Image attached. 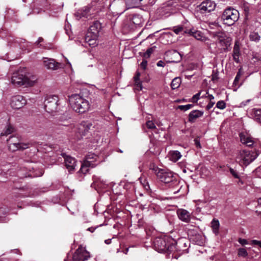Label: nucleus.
I'll list each match as a JSON object with an SVG mask.
<instances>
[{
	"mask_svg": "<svg viewBox=\"0 0 261 261\" xmlns=\"http://www.w3.org/2000/svg\"><path fill=\"white\" fill-rule=\"evenodd\" d=\"M156 175L162 182L169 184L168 186L173 189L174 194L180 192L182 186L180 185V182L174 176L172 172L161 170L159 171Z\"/></svg>",
	"mask_w": 261,
	"mask_h": 261,
	"instance_id": "1",
	"label": "nucleus"
},
{
	"mask_svg": "<svg viewBox=\"0 0 261 261\" xmlns=\"http://www.w3.org/2000/svg\"><path fill=\"white\" fill-rule=\"evenodd\" d=\"M175 241L167 237H156L153 242L154 249L159 252H169L174 251Z\"/></svg>",
	"mask_w": 261,
	"mask_h": 261,
	"instance_id": "2",
	"label": "nucleus"
},
{
	"mask_svg": "<svg viewBox=\"0 0 261 261\" xmlns=\"http://www.w3.org/2000/svg\"><path fill=\"white\" fill-rule=\"evenodd\" d=\"M69 100L71 108L77 113H85L90 109L88 100L80 94H73L69 96Z\"/></svg>",
	"mask_w": 261,
	"mask_h": 261,
	"instance_id": "3",
	"label": "nucleus"
},
{
	"mask_svg": "<svg viewBox=\"0 0 261 261\" xmlns=\"http://www.w3.org/2000/svg\"><path fill=\"white\" fill-rule=\"evenodd\" d=\"M211 36L215 40L217 46L220 47L221 51H227L228 47L230 45L232 39L222 32H210Z\"/></svg>",
	"mask_w": 261,
	"mask_h": 261,
	"instance_id": "4",
	"label": "nucleus"
},
{
	"mask_svg": "<svg viewBox=\"0 0 261 261\" xmlns=\"http://www.w3.org/2000/svg\"><path fill=\"white\" fill-rule=\"evenodd\" d=\"M35 76L28 77L18 72L14 73L11 77V83L15 86H24L25 87L34 86L37 81Z\"/></svg>",
	"mask_w": 261,
	"mask_h": 261,
	"instance_id": "5",
	"label": "nucleus"
},
{
	"mask_svg": "<svg viewBox=\"0 0 261 261\" xmlns=\"http://www.w3.org/2000/svg\"><path fill=\"white\" fill-rule=\"evenodd\" d=\"M257 156L258 153L256 152L242 150L239 152L237 157V160L241 166H247L252 162Z\"/></svg>",
	"mask_w": 261,
	"mask_h": 261,
	"instance_id": "6",
	"label": "nucleus"
},
{
	"mask_svg": "<svg viewBox=\"0 0 261 261\" xmlns=\"http://www.w3.org/2000/svg\"><path fill=\"white\" fill-rule=\"evenodd\" d=\"M9 148L12 151H15L17 150H24L28 148L31 145L30 143H24L20 142L18 137L11 136L8 140Z\"/></svg>",
	"mask_w": 261,
	"mask_h": 261,
	"instance_id": "7",
	"label": "nucleus"
},
{
	"mask_svg": "<svg viewBox=\"0 0 261 261\" xmlns=\"http://www.w3.org/2000/svg\"><path fill=\"white\" fill-rule=\"evenodd\" d=\"M58 97L56 95L47 96L44 102L45 110L50 114L56 112L58 109Z\"/></svg>",
	"mask_w": 261,
	"mask_h": 261,
	"instance_id": "8",
	"label": "nucleus"
},
{
	"mask_svg": "<svg viewBox=\"0 0 261 261\" xmlns=\"http://www.w3.org/2000/svg\"><path fill=\"white\" fill-rule=\"evenodd\" d=\"M89 257V253L81 246L76 250L72 255V259L70 261H85ZM64 261L68 260L67 259H65Z\"/></svg>",
	"mask_w": 261,
	"mask_h": 261,
	"instance_id": "9",
	"label": "nucleus"
},
{
	"mask_svg": "<svg viewBox=\"0 0 261 261\" xmlns=\"http://www.w3.org/2000/svg\"><path fill=\"white\" fill-rule=\"evenodd\" d=\"M27 103V100L21 95H16L12 97L11 106L15 109H19Z\"/></svg>",
	"mask_w": 261,
	"mask_h": 261,
	"instance_id": "10",
	"label": "nucleus"
},
{
	"mask_svg": "<svg viewBox=\"0 0 261 261\" xmlns=\"http://www.w3.org/2000/svg\"><path fill=\"white\" fill-rule=\"evenodd\" d=\"M43 66L48 69L57 70L60 67L61 64L56 62L54 59L43 58Z\"/></svg>",
	"mask_w": 261,
	"mask_h": 261,
	"instance_id": "11",
	"label": "nucleus"
},
{
	"mask_svg": "<svg viewBox=\"0 0 261 261\" xmlns=\"http://www.w3.org/2000/svg\"><path fill=\"white\" fill-rule=\"evenodd\" d=\"M65 165L69 171H73L76 166V160L74 158L63 154Z\"/></svg>",
	"mask_w": 261,
	"mask_h": 261,
	"instance_id": "12",
	"label": "nucleus"
},
{
	"mask_svg": "<svg viewBox=\"0 0 261 261\" xmlns=\"http://www.w3.org/2000/svg\"><path fill=\"white\" fill-rule=\"evenodd\" d=\"M216 6V5L214 2L211 0H206L200 5V10L202 12H210L215 10Z\"/></svg>",
	"mask_w": 261,
	"mask_h": 261,
	"instance_id": "13",
	"label": "nucleus"
},
{
	"mask_svg": "<svg viewBox=\"0 0 261 261\" xmlns=\"http://www.w3.org/2000/svg\"><path fill=\"white\" fill-rule=\"evenodd\" d=\"M100 29L101 24L98 21H95L89 28L87 35H93L94 38L98 37Z\"/></svg>",
	"mask_w": 261,
	"mask_h": 261,
	"instance_id": "14",
	"label": "nucleus"
},
{
	"mask_svg": "<svg viewBox=\"0 0 261 261\" xmlns=\"http://www.w3.org/2000/svg\"><path fill=\"white\" fill-rule=\"evenodd\" d=\"M178 218L182 221L188 223L191 219V214L186 210L180 208L177 211Z\"/></svg>",
	"mask_w": 261,
	"mask_h": 261,
	"instance_id": "15",
	"label": "nucleus"
},
{
	"mask_svg": "<svg viewBox=\"0 0 261 261\" xmlns=\"http://www.w3.org/2000/svg\"><path fill=\"white\" fill-rule=\"evenodd\" d=\"M97 38L98 37L94 38L93 35H86L85 38V45L82 44V45L87 47V45H88L89 46L94 47L98 44Z\"/></svg>",
	"mask_w": 261,
	"mask_h": 261,
	"instance_id": "16",
	"label": "nucleus"
},
{
	"mask_svg": "<svg viewBox=\"0 0 261 261\" xmlns=\"http://www.w3.org/2000/svg\"><path fill=\"white\" fill-rule=\"evenodd\" d=\"M241 142L248 147L252 146L254 144V140L252 137L248 135H245L243 133L240 134Z\"/></svg>",
	"mask_w": 261,
	"mask_h": 261,
	"instance_id": "17",
	"label": "nucleus"
},
{
	"mask_svg": "<svg viewBox=\"0 0 261 261\" xmlns=\"http://www.w3.org/2000/svg\"><path fill=\"white\" fill-rule=\"evenodd\" d=\"M162 12H164L163 15H166V16H170L172 15H179V12L176 11L174 7H171L169 5L166 6L165 7L162 8Z\"/></svg>",
	"mask_w": 261,
	"mask_h": 261,
	"instance_id": "18",
	"label": "nucleus"
},
{
	"mask_svg": "<svg viewBox=\"0 0 261 261\" xmlns=\"http://www.w3.org/2000/svg\"><path fill=\"white\" fill-rule=\"evenodd\" d=\"M203 112L199 110H193L189 114L188 120L190 122H194L196 119L201 117Z\"/></svg>",
	"mask_w": 261,
	"mask_h": 261,
	"instance_id": "19",
	"label": "nucleus"
},
{
	"mask_svg": "<svg viewBox=\"0 0 261 261\" xmlns=\"http://www.w3.org/2000/svg\"><path fill=\"white\" fill-rule=\"evenodd\" d=\"M240 48L238 42H236L233 49L232 57L233 60L237 63L240 62Z\"/></svg>",
	"mask_w": 261,
	"mask_h": 261,
	"instance_id": "20",
	"label": "nucleus"
},
{
	"mask_svg": "<svg viewBox=\"0 0 261 261\" xmlns=\"http://www.w3.org/2000/svg\"><path fill=\"white\" fill-rule=\"evenodd\" d=\"M185 240L183 239H179L177 241H175L174 246L175 247L174 248V251H181L186 250V248L187 247Z\"/></svg>",
	"mask_w": 261,
	"mask_h": 261,
	"instance_id": "21",
	"label": "nucleus"
},
{
	"mask_svg": "<svg viewBox=\"0 0 261 261\" xmlns=\"http://www.w3.org/2000/svg\"><path fill=\"white\" fill-rule=\"evenodd\" d=\"M239 11L234 8L229 7L225 9L223 13V16H239Z\"/></svg>",
	"mask_w": 261,
	"mask_h": 261,
	"instance_id": "22",
	"label": "nucleus"
},
{
	"mask_svg": "<svg viewBox=\"0 0 261 261\" xmlns=\"http://www.w3.org/2000/svg\"><path fill=\"white\" fill-rule=\"evenodd\" d=\"M97 156L94 153H90L86 156V159L84 161H89L92 165V168H94L96 166V164L94 163V161L96 160Z\"/></svg>",
	"mask_w": 261,
	"mask_h": 261,
	"instance_id": "23",
	"label": "nucleus"
},
{
	"mask_svg": "<svg viewBox=\"0 0 261 261\" xmlns=\"http://www.w3.org/2000/svg\"><path fill=\"white\" fill-rule=\"evenodd\" d=\"M89 167L92 168L90 163L89 161H84L81 165L80 172L83 174H86L89 171Z\"/></svg>",
	"mask_w": 261,
	"mask_h": 261,
	"instance_id": "24",
	"label": "nucleus"
},
{
	"mask_svg": "<svg viewBox=\"0 0 261 261\" xmlns=\"http://www.w3.org/2000/svg\"><path fill=\"white\" fill-rule=\"evenodd\" d=\"M140 73L139 72H137L135 76L134 77L136 89H137L138 90H141L143 88L141 82L140 80Z\"/></svg>",
	"mask_w": 261,
	"mask_h": 261,
	"instance_id": "25",
	"label": "nucleus"
},
{
	"mask_svg": "<svg viewBox=\"0 0 261 261\" xmlns=\"http://www.w3.org/2000/svg\"><path fill=\"white\" fill-rule=\"evenodd\" d=\"M220 223L218 220L214 219L211 222V227L213 229V232L217 234L219 232Z\"/></svg>",
	"mask_w": 261,
	"mask_h": 261,
	"instance_id": "26",
	"label": "nucleus"
},
{
	"mask_svg": "<svg viewBox=\"0 0 261 261\" xmlns=\"http://www.w3.org/2000/svg\"><path fill=\"white\" fill-rule=\"evenodd\" d=\"M239 17H224L223 21L224 24L230 26L234 24L235 21H238Z\"/></svg>",
	"mask_w": 261,
	"mask_h": 261,
	"instance_id": "27",
	"label": "nucleus"
},
{
	"mask_svg": "<svg viewBox=\"0 0 261 261\" xmlns=\"http://www.w3.org/2000/svg\"><path fill=\"white\" fill-rule=\"evenodd\" d=\"M249 39L251 41L258 42L260 40V36L258 33L254 31L251 32L249 35Z\"/></svg>",
	"mask_w": 261,
	"mask_h": 261,
	"instance_id": "28",
	"label": "nucleus"
},
{
	"mask_svg": "<svg viewBox=\"0 0 261 261\" xmlns=\"http://www.w3.org/2000/svg\"><path fill=\"white\" fill-rule=\"evenodd\" d=\"M181 156V155L180 152L177 150L173 151L170 153V159L171 161L175 162L177 161Z\"/></svg>",
	"mask_w": 261,
	"mask_h": 261,
	"instance_id": "29",
	"label": "nucleus"
},
{
	"mask_svg": "<svg viewBox=\"0 0 261 261\" xmlns=\"http://www.w3.org/2000/svg\"><path fill=\"white\" fill-rule=\"evenodd\" d=\"M142 0H125L127 6L130 8L137 7Z\"/></svg>",
	"mask_w": 261,
	"mask_h": 261,
	"instance_id": "30",
	"label": "nucleus"
},
{
	"mask_svg": "<svg viewBox=\"0 0 261 261\" xmlns=\"http://www.w3.org/2000/svg\"><path fill=\"white\" fill-rule=\"evenodd\" d=\"M181 84V79L180 77H175L171 83V87L172 89L178 88Z\"/></svg>",
	"mask_w": 261,
	"mask_h": 261,
	"instance_id": "31",
	"label": "nucleus"
},
{
	"mask_svg": "<svg viewBox=\"0 0 261 261\" xmlns=\"http://www.w3.org/2000/svg\"><path fill=\"white\" fill-rule=\"evenodd\" d=\"M253 117L255 121L261 123V109L254 110Z\"/></svg>",
	"mask_w": 261,
	"mask_h": 261,
	"instance_id": "32",
	"label": "nucleus"
},
{
	"mask_svg": "<svg viewBox=\"0 0 261 261\" xmlns=\"http://www.w3.org/2000/svg\"><path fill=\"white\" fill-rule=\"evenodd\" d=\"M92 124L91 122L88 121H83L81 123L80 129H84V132H88V130L92 126Z\"/></svg>",
	"mask_w": 261,
	"mask_h": 261,
	"instance_id": "33",
	"label": "nucleus"
},
{
	"mask_svg": "<svg viewBox=\"0 0 261 261\" xmlns=\"http://www.w3.org/2000/svg\"><path fill=\"white\" fill-rule=\"evenodd\" d=\"M90 10V8L87 6L83 7L82 9H81V10L79 11L78 12V15L77 16H79V15H80V16H85L88 14Z\"/></svg>",
	"mask_w": 261,
	"mask_h": 261,
	"instance_id": "34",
	"label": "nucleus"
},
{
	"mask_svg": "<svg viewBox=\"0 0 261 261\" xmlns=\"http://www.w3.org/2000/svg\"><path fill=\"white\" fill-rule=\"evenodd\" d=\"M14 131V128L10 125H8L7 126L5 129H4L3 132L1 133L2 136H7L10 134H11Z\"/></svg>",
	"mask_w": 261,
	"mask_h": 261,
	"instance_id": "35",
	"label": "nucleus"
},
{
	"mask_svg": "<svg viewBox=\"0 0 261 261\" xmlns=\"http://www.w3.org/2000/svg\"><path fill=\"white\" fill-rule=\"evenodd\" d=\"M238 254L240 256L245 257L248 256V253L245 248H239Z\"/></svg>",
	"mask_w": 261,
	"mask_h": 261,
	"instance_id": "36",
	"label": "nucleus"
},
{
	"mask_svg": "<svg viewBox=\"0 0 261 261\" xmlns=\"http://www.w3.org/2000/svg\"><path fill=\"white\" fill-rule=\"evenodd\" d=\"M172 55L176 58V61H172L173 62H179L181 59V55L177 52L176 50L173 51Z\"/></svg>",
	"mask_w": 261,
	"mask_h": 261,
	"instance_id": "37",
	"label": "nucleus"
},
{
	"mask_svg": "<svg viewBox=\"0 0 261 261\" xmlns=\"http://www.w3.org/2000/svg\"><path fill=\"white\" fill-rule=\"evenodd\" d=\"M193 105L191 104H188L187 105H180L178 107V108L184 111H187L193 107Z\"/></svg>",
	"mask_w": 261,
	"mask_h": 261,
	"instance_id": "38",
	"label": "nucleus"
},
{
	"mask_svg": "<svg viewBox=\"0 0 261 261\" xmlns=\"http://www.w3.org/2000/svg\"><path fill=\"white\" fill-rule=\"evenodd\" d=\"M216 107L219 109L223 110L226 107V103L223 100H220L217 102Z\"/></svg>",
	"mask_w": 261,
	"mask_h": 261,
	"instance_id": "39",
	"label": "nucleus"
},
{
	"mask_svg": "<svg viewBox=\"0 0 261 261\" xmlns=\"http://www.w3.org/2000/svg\"><path fill=\"white\" fill-rule=\"evenodd\" d=\"M155 48V46H153V47H150V48H149L148 49H147L146 51L144 53V56L145 58H149L150 57V55L154 51Z\"/></svg>",
	"mask_w": 261,
	"mask_h": 261,
	"instance_id": "40",
	"label": "nucleus"
},
{
	"mask_svg": "<svg viewBox=\"0 0 261 261\" xmlns=\"http://www.w3.org/2000/svg\"><path fill=\"white\" fill-rule=\"evenodd\" d=\"M183 27L182 25H177L176 27H174L172 31L176 34H178L183 30Z\"/></svg>",
	"mask_w": 261,
	"mask_h": 261,
	"instance_id": "41",
	"label": "nucleus"
},
{
	"mask_svg": "<svg viewBox=\"0 0 261 261\" xmlns=\"http://www.w3.org/2000/svg\"><path fill=\"white\" fill-rule=\"evenodd\" d=\"M17 175L18 176H19L20 178H24V177H33V176L28 173H22V171H19L17 172Z\"/></svg>",
	"mask_w": 261,
	"mask_h": 261,
	"instance_id": "42",
	"label": "nucleus"
},
{
	"mask_svg": "<svg viewBox=\"0 0 261 261\" xmlns=\"http://www.w3.org/2000/svg\"><path fill=\"white\" fill-rule=\"evenodd\" d=\"M229 171L231 175L236 178H240L238 172L232 168H229Z\"/></svg>",
	"mask_w": 261,
	"mask_h": 261,
	"instance_id": "43",
	"label": "nucleus"
},
{
	"mask_svg": "<svg viewBox=\"0 0 261 261\" xmlns=\"http://www.w3.org/2000/svg\"><path fill=\"white\" fill-rule=\"evenodd\" d=\"M146 126L149 129H155L156 126L152 121H148L146 122Z\"/></svg>",
	"mask_w": 261,
	"mask_h": 261,
	"instance_id": "44",
	"label": "nucleus"
},
{
	"mask_svg": "<svg viewBox=\"0 0 261 261\" xmlns=\"http://www.w3.org/2000/svg\"><path fill=\"white\" fill-rule=\"evenodd\" d=\"M241 69H240L238 71V72L237 73V75L235 77V79H234V80L233 81V85H237V83H238L239 80H240V78L241 77Z\"/></svg>",
	"mask_w": 261,
	"mask_h": 261,
	"instance_id": "45",
	"label": "nucleus"
},
{
	"mask_svg": "<svg viewBox=\"0 0 261 261\" xmlns=\"http://www.w3.org/2000/svg\"><path fill=\"white\" fill-rule=\"evenodd\" d=\"M243 9L245 13V16H248L249 15V7L247 5H244L243 6Z\"/></svg>",
	"mask_w": 261,
	"mask_h": 261,
	"instance_id": "46",
	"label": "nucleus"
},
{
	"mask_svg": "<svg viewBox=\"0 0 261 261\" xmlns=\"http://www.w3.org/2000/svg\"><path fill=\"white\" fill-rule=\"evenodd\" d=\"M200 95V92L194 95L192 98V102H197L198 101V100L199 99Z\"/></svg>",
	"mask_w": 261,
	"mask_h": 261,
	"instance_id": "47",
	"label": "nucleus"
},
{
	"mask_svg": "<svg viewBox=\"0 0 261 261\" xmlns=\"http://www.w3.org/2000/svg\"><path fill=\"white\" fill-rule=\"evenodd\" d=\"M43 41V39L42 37H39L38 39L35 42L34 44L39 47H42V45L40 43Z\"/></svg>",
	"mask_w": 261,
	"mask_h": 261,
	"instance_id": "48",
	"label": "nucleus"
},
{
	"mask_svg": "<svg viewBox=\"0 0 261 261\" xmlns=\"http://www.w3.org/2000/svg\"><path fill=\"white\" fill-rule=\"evenodd\" d=\"M251 244L254 245H257L259 247L261 248V241H260L253 240L251 241Z\"/></svg>",
	"mask_w": 261,
	"mask_h": 261,
	"instance_id": "49",
	"label": "nucleus"
},
{
	"mask_svg": "<svg viewBox=\"0 0 261 261\" xmlns=\"http://www.w3.org/2000/svg\"><path fill=\"white\" fill-rule=\"evenodd\" d=\"M194 37L197 40H201L202 36L199 32H195Z\"/></svg>",
	"mask_w": 261,
	"mask_h": 261,
	"instance_id": "50",
	"label": "nucleus"
},
{
	"mask_svg": "<svg viewBox=\"0 0 261 261\" xmlns=\"http://www.w3.org/2000/svg\"><path fill=\"white\" fill-rule=\"evenodd\" d=\"M215 101H210L208 105L206 107V109L207 110H210L213 106L215 105Z\"/></svg>",
	"mask_w": 261,
	"mask_h": 261,
	"instance_id": "51",
	"label": "nucleus"
},
{
	"mask_svg": "<svg viewBox=\"0 0 261 261\" xmlns=\"http://www.w3.org/2000/svg\"><path fill=\"white\" fill-rule=\"evenodd\" d=\"M147 63V62L146 61L143 60L140 64L141 67L142 69H145L146 68Z\"/></svg>",
	"mask_w": 261,
	"mask_h": 261,
	"instance_id": "52",
	"label": "nucleus"
},
{
	"mask_svg": "<svg viewBox=\"0 0 261 261\" xmlns=\"http://www.w3.org/2000/svg\"><path fill=\"white\" fill-rule=\"evenodd\" d=\"M239 242L242 245H246L248 243L247 241L244 239H239Z\"/></svg>",
	"mask_w": 261,
	"mask_h": 261,
	"instance_id": "53",
	"label": "nucleus"
},
{
	"mask_svg": "<svg viewBox=\"0 0 261 261\" xmlns=\"http://www.w3.org/2000/svg\"><path fill=\"white\" fill-rule=\"evenodd\" d=\"M14 14H15L14 11L12 9H8L7 10V14L8 15H14Z\"/></svg>",
	"mask_w": 261,
	"mask_h": 261,
	"instance_id": "54",
	"label": "nucleus"
},
{
	"mask_svg": "<svg viewBox=\"0 0 261 261\" xmlns=\"http://www.w3.org/2000/svg\"><path fill=\"white\" fill-rule=\"evenodd\" d=\"M156 65L159 67H164L165 66V63L163 61L160 60L157 63Z\"/></svg>",
	"mask_w": 261,
	"mask_h": 261,
	"instance_id": "55",
	"label": "nucleus"
},
{
	"mask_svg": "<svg viewBox=\"0 0 261 261\" xmlns=\"http://www.w3.org/2000/svg\"><path fill=\"white\" fill-rule=\"evenodd\" d=\"M194 142H195V144L197 147H199V148L201 147L200 143L198 140L194 139Z\"/></svg>",
	"mask_w": 261,
	"mask_h": 261,
	"instance_id": "56",
	"label": "nucleus"
},
{
	"mask_svg": "<svg viewBox=\"0 0 261 261\" xmlns=\"http://www.w3.org/2000/svg\"><path fill=\"white\" fill-rule=\"evenodd\" d=\"M66 21L67 22V24H66L65 25V30H66L67 34L68 35H69V32L68 31L67 29V28H69V24L68 22L67 21V19H66Z\"/></svg>",
	"mask_w": 261,
	"mask_h": 261,
	"instance_id": "57",
	"label": "nucleus"
},
{
	"mask_svg": "<svg viewBox=\"0 0 261 261\" xmlns=\"http://www.w3.org/2000/svg\"><path fill=\"white\" fill-rule=\"evenodd\" d=\"M208 98L210 99V101H214L213 100L214 99V97L213 96V95L208 94Z\"/></svg>",
	"mask_w": 261,
	"mask_h": 261,
	"instance_id": "58",
	"label": "nucleus"
},
{
	"mask_svg": "<svg viewBox=\"0 0 261 261\" xmlns=\"http://www.w3.org/2000/svg\"><path fill=\"white\" fill-rule=\"evenodd\" d=\"M96 228H94V227H89L88 228V230L91 232H93L95 230Z\"/></svg>",
	"mask_w": 261,
	"mask_h": 261,
	"instance_id": "59",
	"label": "nucleus"
},
{
	"mask_svg": "<svg viewBox=\"0 0 261 261\" xmlns=\"http://www.w3.org/2000/svg\"><path fill=\"white\" fill-rule=\"evenodd\" d=\"M105 242L107 244H110L111 243V239H108L105 241Z\"/></svg>",
	"mask_w": 261,
	"mask_h": 261,
	"instance_id": "60",
	"label": "nucleus"
},
{
	"mask_svg": "<svg viewBox=\"0 0 261 261\" xmlns=\"http://www.w3.org/2000/svg\"><path fill=\"white\" fill-rule=\"evenodd\" d=\"M238 183L239 184H241V185H243L244 184V182L241 179H239V180L238 181Z\"/></svg>",
	"mask_w": 261,
	"mask_h": 261,
	"instance_id": "61",
	"label": "nucleus"
},
{
	"mask_svg": "<svg viewBox=\"0 0 261 261\" xmlns=\"http://www.w3.org/2000/svg\"><path fill=\"white\" fill-rule=\"evenodd\" d=\"M133 16H134V17L137 16V15H136V14H134V15H133Z\"/></svg>",
	"mask_w": 261,
	"mask_h": 261,
	"instance_id": "62",
	"label": "nucleus"
},
{
	"mask_svg": "<svg viewBox=\"0 0 261 261\" xmlns=\"http://www.w3.org/2000/svg\"><path fill=\"white\" fill-rule=\"evenodd\" d=\"M119 152L122 153V151L121 150H119Z\"/></svg>",
	"mask_w": 261,
	"mask_h": 261,
	"instance_id": "63",
	"label": "nucleus"
}]
</instances>
